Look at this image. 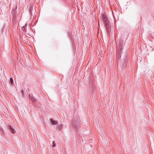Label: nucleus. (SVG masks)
Instances as JSON below:
<instances>
[{"label":"nucleus","instance_id":"18","mask_svg":"<svg viewBox=\"0 0 154 154\" xmlns=\"http://www.w3.org/2000/svg\"><path fill=\"white\" fill-rule=\"evenodd\" d=\"M57 128L58 129H60L61 128V126H58Z\"/></svg>","mask_w":154,"mask_h":154},{"label":"nucleus","instance_id":"17","mask_svg":"<svg viewBox=\"0 0 154 154\" xmlns=\"http://www.w3.org/2000/svg\"><path fill=\"white\" fill-rule=\"evenodd\" d=\"M89 85H90L91 86H92V85H93V83H92V82H91V81L90 80V82H89Z\"/></svg>","mask_w":154,"mask_h":154},{"label":"nucleus","instance_id":"2","mask_svg":"<svg viewBox=\"0 0 154 154\" xmlns=\"http://www.w3.org/2000/svg\"><path fill=\"white\" fill-rule=\"evenodd\" d=\"M123 43V41L122 40H120L119 42V50L118 52L117 57L118 58H121L122 54H123L122 51L123 49V47L122 45Z\"/></svg>","mask_w":154,"mask_h":154},{"label":"nucleus","instance_id":"13","mask_svg":"<svg viewBox=\"0 0 154 154\" xmlns=\"http://www.w3.org/2000/svg\"><path fill=\"white\" fill-rule=\"evenodd\" d=\"M27 24L26 23L25 24V26H23L22 28H23V29H25H25H26V27L27 26Z\"/></svg>","mask_w":154,"mask_h":154},{"label":"nucleus","instance_id":"10","mask_svg":"<svg viewBox=\"0 0 154 154\" xmlns=\"http://www.w3.org/2000/svg\"><path fill=\"white\" fill-rule=\"evenodd\" d=\"M29 98L31 99L32 102L35 101L37 100V99L36 98L32 96V95H29Z\"/></svg>","mask_w":154,"mask_h":154},{"label":"nucleus","instance_id":"11","mask_svg":"<svg viewBox=\"0 0 154 154\" xmlns=\"http://www.w3.org/2000/svg\"><path fill=\"white\" fill-rule=\"evenodd\" d=\"M50 120L51 124L53 125H56L58 123V122L57 121L54 120L52 119H50Z\"/></svg>","mask_w":154,"mask_h":154},{"label":"nucleus","instance_id":"4","mask_svg":"<svg viewBox=\"0 0 154 154\" xmlns=\"http://www.w3.org/2000/svg\"><path fill=\"white\" fill-rule=\"evenodd\" d=\"M102 20L104 23H106V22L108 21V20L107 19L106 17L104 14H103L102 15Z\"/></svg>","mask_w":154,"mask_h":154},{"label":"nucleus","instance_id":"6","mask_svg":"<svg viewBox=\"0 0 154 154\" xmlns=\"http://www.w3.org/2000/svg\"><path fill=\"white\" fill-rule=\"evenodd\" d=\"M8 128L13 133H14L15 132V130L14 128H13L12 126L11 125L8 126Z\"/></svg>","mask_w":154,"mask_h":154},{"label":"nucleus","instance_id":"12","mask_svg":"<svg viewBox=\"0 0 154 154\" xmlns=\"http://www.w3.org/2000/svg\"><path fill=\"white\" fill-rule=\"evenodd\" d=\"M127 66V63L124 62L122 65V68L123 69H125L126 66Z\"/></svg>","mask_w":154,"mask_h":154},{"label":"nucleus","instance_id":"3","mask_svg":"<svg viewBox=\"0 0 154 154\" xmlns=\"http://www.w3.org/2000/svg\"><path fill=\"white\" fill-rule=\"evenodd\" d=\"M17 7L14 8L12 11V12L13 15V18L12 20L13 21L14 20H15L17 15Z\"/></svg>","mask_w":154,"mask_h":154},{"label":"nucleus","instance_id":"7","mask_svg":"<svg viewBox=\"0 0 154 154\" xmlns=\"http://www.w3.org/2000/svg\"><path fill=\"white\" fill-rule=\"evenodd\" d=\"M33 3L30 4L29 5V12L31 14V15H32V11L33 10Z\"/></svg>","mask_w":154,"mask_h":154},{"label":"nucleus","instance_id":"1","mask_svg":"<svg viewBox=\"0 0 154 154\" xmlns=\"http://www.w3.org/2000/svg\"><path fill=\"white\" fill-rule=\"evenodd\" d=\"M80 122V120L79 117L78 116H74L73 119L72 123V126L74 127L73 128H75V130L78 129V128H79Z\"/></svg>","mask_w":154,"mask_h":154},{"label":"nucleus","instance_id":"15","mask_svg":"<svg viewBox=\"0 0 154 154\" xmlns=\"http://www.w3.org/2000/svg\"><path fill=\"white\" fill-rule=\"evenodd\" d=\"M21 92L22 95L23 96H24V92L23 89H22V90L21 91Z\"/></svg>","mask_w":154,"mask_h":154},{"label":"nucleus","instance_id":"5","mask_svg":"<svg viewBox=\"0 0 154 154\" xmlns=\"http://www.w3.org/2000/svg\"><path fill=\"white\" fill-rule=\"evenodd\" d=\"M8 128L13 133H14L15 132V130L14 128H13L12 126L11 125L8 126Z\"/></svg>","mask_w":154,"mask_h":154},{"label":"nucleus","instance_id":"8","mask_svg":"<svg viewBox=\"0 0 154 154\" xmlns=\"http://www.w3.org/2000/svg\"><path fill=\"white\" fill-rule=\"evenodd\" d=\"M104 24L105 25V27L106 28V30L108 31L109 29V27H110V26H109V21L107 22H106V23H104Z\"/></svg>","mask_w":154,"mask_h":154},{"label":"nucleus","instance_id":"9","mask_svg":"<svg viewBox=\"0 0 154 154\" xmlns=\"http://www.w3.org/2000/svg\"><path fill=\"white\" fill-rule=\"evenodd\" d=\"M128 61V58L127 54L126 53H125V57L124 58V62L127 63Z\"/></svg>","mask_w":154,"mask_h":154},{"label":"nucleus","instance_id":"14","mask_svg":"<svg viewBox=\"0 0 154 154\" xmlns=\"http://www.w3.org/2000/svg\"><path fill=\"white\" fill-rule=\"evenodd\" d=\"M10 81L11 83V84H12L13 83V80L12 78H10Z\"/></svg>","mask_w":154,"mask_h":154},{"label":"nucleus","instance_id":"16","mask_svg":"<svg viewBox=\"0 0 154 154\" xmlns=\"http://www.w3.org/2000/svg\"><path fill=\"white\" fill-rule=\"evenodd\" d=\"M53 146L54 147H55L56 146V143H55L54 141L53 142Z\"/></svg>","mask_w":154,"mask_h":154}]
</instances>
